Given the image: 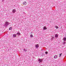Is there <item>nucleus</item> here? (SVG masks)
Returning a JSON list of instances; mask_svg holds the SVG:
<instances>
[{"label":"nucleus","mask_w":66,"mask_h":66,"mask_svg":"<svg viewBox=\"0 0 66 66\" xmlns=\"http://www.w3.org/2000/svg\"><path fill=\"white\" fill-rule=\"evenodd\" d=\"M17 35H20V33L19 32H17Z\"/></svg>","instance_id":"14"},{"label":"nucleus","mask_w":66,"mask_h":66,"mask_svg":"<svg viewBox=\"0 0 66 66\" xmlns=\"http://www.w3.org/2000/svg\"><path fill=\"white\" fill-rule=\"evenodd\" d=\"M45 53L46 54H48V52H45Z\"/></svg>","instance_id":"16"},{"label":"nucleus","mask_w":66,"mask_h":66,"mask_svg":"<svg viewBox=\"0 0 66 66\" xmlns=\"http://www.w3.org/2000/svg\"><path fill=\"white\" fill-rule=\"evenodd\" d=\"M42 51H43V50H41Z\"/></svg>","instance_id":"20"},{"label":"nucleus","mask_w":66,"mask_h":66,"mask_svg":"<svg viewBox=\"0 0 66 66\" xmlns=\"http://www.w3.org/2000/svg\"><path fill=\"white\" fill-rule=\"evenodd\" d=\"M54 39V37H53L51 38V40H53Z\"/></svg>","instance_id":"9"},{"label":"nucleus","mask_w":66,"mask_h":66,"mask_svg":"<svg viewBox=\"0 0 66 66\" xmlns=\"http://www.w3.org/2000/svg\"><path fill=\"white\" fill-rule=\"evenodd\" d=\"M16 36H17V35L16 34H13V37H16Z\"/></svg>","instance_id":"6"},{"label":"nucleus","mask_w":66,"mask_h":66,"mask_svg":"<svg viewBox=\"0 0 66 66\" xmlns=\"http://www.w3.org/2000/svg\"><path fill=\"white\" fill-rule=\"evenodd\" d=\"M9 24H10V23H9V22L7 21L5 22L4 24V27H6L9 26Z\"/></svg>","instance_id":"1"},{"label":"nucleus","mask_w":66,"mask_h":66,"mask_svg":"<svg viewBox=\"0 0 66 66\" xmlns=\"http://www.w3.org/2000/svg\"><path fill=\"white\" fill-rule=\"evenodd\" d=\"M62 54H60L59 57H61V56L62 55Z\"/></svg>","instance_id":"17"},{"label":"nucleus","mask_w":66,"mask_h":66,"mask_svg":"<svg viewBox=\"0 0 66 66\" xmlns=\"http://www.w3.org/2000/svg\"><path fill=\"white\" fill-rule=\"evenodd\" d=\"M63 40L64 41H66V38L65 37L63 38Z\"/></svg>","instance_id":"13"},{"label":"nucleus","mask_w":66,"mask_h":66,"mask_svg":"<svg viewBox=\"0 0 66 66\" xmlns=\"http://www.w3.org/2000/svg\"><path fill=\"white\" fill-rule=\"evenodd\" d=\"M55 37H58V35L57 34L55 35Z\"/></svg>","instance_id":"11"},{"label":"nucleus","mask_w":66,"mask_h":66,"mask_svg":"<svg viewBox=\"0 0 66 66\" xmlns=\"http://www.w3.org/2000/svg\"><path fill=\"white\" fill-rule=\"evenodd\" d=\"M47 28H46V27H45V26L43 28V30H47Z\"/></svg>","instance_id":"8"},{"label":"nucleus","mask_w":66,"mask_h":66,"mask_svg":"<svg viewBox=\"0 0 66 66\" xmlns=\"http://www.w3.org/2000/svg\"><path fill=\"white\" fill-rule=\"evenodd\" d=\"M24 51L25 52H26V51H27V49H24Z\"/></svg>","instance_id":"12"},{"label":"nucleus","mask_w":66,"mask_h":66,"mask_svg":"<svg viewBox=\"0 0 66 66\" xmlns=\"http://www.w3.org/2000/svg\"><path fill=\"white\" fill-rule=\"evenodd\" d=\"M22 4H23V5H26L27 4L26 2H23Z\"/></svg>","instance_id":"4"},{"label":"nucleus","mask_w":66,"mask_h":66,"mask_svg":"<svg viewBox=\"0 0 66 66\" xmlns=\"http://www.w3.org/2000/svg\"><path fill=\"white\" fill-rule=\"evenodd\" d=\"M30 36L31 37H33V36L32 35H30Z\"/></svg>","instance_id":"15"},{"label":"nucleus","mask_w":66,"mask_h":66,"mask_svg":"<svg viewBox=\"0 0 66 66\" xmlns=\"http://www.w3.org/2000/svg\"><path fill=\"white\" fill-rule=\"evenodd\" d=\"M38 61L39 62V63H42L43 62V60L42 59H39L38 60Z\"/></svg>","instance_id":"2"},{"label":"nucleus","mask_w":66,"mask_h":66,"mask_svg":"<svg viewBox=\"0 0 66 66\" xmlns=\"http://www.w3.org/2000/svg\"><path fill=\"white\" fill-rule=\"evenodd\" d=\"M54 59H57V55H55L54 56Z\"/></svg>","instance_id":"7"},{"label":"nucleus","mask_w":66,"mask_h":66,"mask_svg":"<svg viewBox=\"0 0 66 66\" xmlns=\"http://www.w3.org/2000/svg\"><path fill=\"white\" fill-rule=\"evenodd\" d=\"M16 12V9H14L12 10V12L13 13H14Z\"/></svg>","instance_id":"3"},{"label":"nucleus","mask_w":66,"mask_h":66,"mask_svg":"<svg viewBox=\"0 0 66 66\" xmlns=\"http://www.w3.org/2000/svg\"><path fill=\"white\" fill-rule=\"evenodd\" d=\"M55 28H56V29H57V28H58V27L56 26Z\"/></svg>","instance_id":"18"},{"label":"nucleus","mask_w":66,"mask_h":66,"mask_svg":"<svg viewBox=\"0 0 66 66\" xmlns=\"http://www.w3.org/2000/svg\"><path fill=\"white\" fill-rule=\"evenodd\" d=\"M66 44V42H64L63 43V44Z\"/></svg>","instance_id":"19"},{"label":"nucleus","mask_w":66,"mask_h":66,"mask_svg":"<svg viewBox=\"0 0 66 66\" xmlns=\"http://www.w3.org/2000/svg\"><path fill=\"white\" fill-rule=\"evenodd\" d=\"M12 29V27H10L9 28V30H11Z\"/></svg>","instance_id":"10"},{"label":"nucleus","mask_w":66,"mask_h":66,"mask_svg":"<svg viewBox=\"0 0 66 66\" xmlns=\"http://www.w3.org/2000/svg\"><path fill=\"white\" fill-rule=\"evenodd\" d=\"M35 47L37 48H38L39 47V45L38 44L36 45Z\"/></svg>","instance_id":"5"}]
</instances>
